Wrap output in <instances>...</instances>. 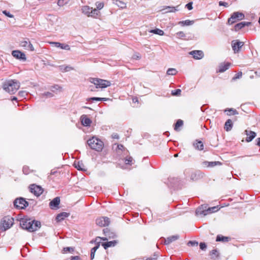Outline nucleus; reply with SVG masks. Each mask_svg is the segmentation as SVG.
<instances>
[{
	"mask_svg": "<svg viewBox=\"0 0 260 260\" xmlns=\"http://www.w3.org/2000/svg\"><path fill=\"white\" fill-rule=\"evenodd\" d=\"M3 14H4L5 15H6L7 16L10 17V18H12L13 17V15L11 14L9 12H7V11L5 10V11H3Z\"/></svg>",
	"mask_w": 260,
	"mask_h": 260,
	"instance_id": "52",
	"label": "nucleus"
},
{
	"mask_svg": "<svg viewBox=\"0 0 260 260\" xmlns=\"http://www.w3.org/2000/svg\"><path fill=\"white\" fill-rule=\"evenodd\" d=\"M57 5L60 7L63 6L64 5V0H58Z\"/></svg>",
	"mask_w": 260,
	"mask_h": 260,
	"instance_id": "58",
	"label": "nucleus"
},
{
	"mask_svg": "<svg viewBox=\"0 0 260 260\" xmlns=\"http://www.w3.org/2000/svg\"><path fill=\"white\" fill-rule=\"evenodd\" d=\"M179 238V236L178 235H173L172 236H170L169 237H168L167 239H164L165 242L164 243L166 245H168L170 244L171 243L178 240Z\"/></svg>",
	"mask_w": 260,
	"mask_h": 260,
	"instance_id": "25",
	"label": "nucleus"
},
{
	"mask_svg": "<svg viewBox=\"0 0 260 260\" xmlns=\"http://www.w3.org/2000/svg\"><path fill=\"white\" fill-rule=\"evenodd\" d=\"M50 43L53 44L54 46L57 48H60L62 49L66 50H69L70 49V46L66 44H62L59 42H51Z\"/></svg>",
	"mask_w": 260,
	"mask_h": 260,
	"instance_id": "23",
	"label": "nucleus"
},
{
	"mask_svg": "<svg viewBox=\"0 0 260 260\" xmlns=\"http://www.w3.org/2000/svg\"><path fill=\"white\" fill-rule=\"evenodd\" d=\"M177 73V71L174 68H169L167 71L168 75H175Z\"/></svg>",
	"mask_w": 260,
	"mask_h": 260,
	"instance_id": "38",
	"label": "nucleus"
},
{
	"mask_svg": "<svg viewBox=\"0 0 260 260\" xmlns=\"http://www.w3.org/2000/svg\"><path fill=\"white\" fill-rule=\"evenodd\" d=\"M158 257V254L154 253L152 256L146 258L145 260H156Z\"/></svg>",
	"mask_w": 260,
	"mask_h": 260,
	"instance_id": "47",
	"label": "nucleus"
},
{
	"mask_svg": "<svg viewBox=\"0 0 260 260\" xmlns=\"http://www.w3.org/2000/svg\"><path fill=\"white\" fill-rule=\"evenodd\" d=\"M225 112H226L228 115H234L238 114V112L236 109H226L224 110Z\"/></svg>",
	"mask_w": 260,
	"mask_h": 260,
	"instance_id": "35",
	"label": "nucleus"
},
{
	"mask_svg": "<svg viewBox=\"0 0 260 260\" xmlns=\"http://www.w3.org/2000/svg\"><path fill=\"white\" fill-rule=\"evenodd\" d=\"M193 21L189 20H186L184 21H181L178 22V24L181 25L182 26H189L193 24Z\"/></svg>",
	"mask_w": 260,
	"mask_h": 260,
	"instance_id": "32",
	"label": "nucleus"
},
{
	"mask_svg": "<svg viewBox=\"0 0 260 260\" xmlns=\"http://www.w3.org/2000/svg\"><path fill=\"white\" fill-rule=\"evenodd\" d=\"M245 132L247 136L246 138V141L247 142L251 141L256 137V133L253 131L245 130Z\"/></svg>",
	"mask_w": 260,
	"mask_h": 260,
	"instance_id": "20",
	"label": "nucleus"
},
{
	"mask_svg": "<svg viewBox=\"0 0 260 260\" xmlns=\"http://www.w3.org/2000/svg\"><path fill=\"white\" fill-rule=\"evenodd\" d=\"M59 70L62 72H67L73 70V68L70 66L61 65L58 67Z\"/></svg>",
	"mask_w": 260,
	"mask_h": 260,
	"instance_id": "29",
	"label": "nucleus"
},
{
	"mask_svg": "<svg viewBox=\"0 0 260 260\" xmlns=\"http://www.w3.org/2000/svg\"><path fill=\"white\" fill-rule=\"evenodd\" d=\"M91 82L94 84L96 88H105L111 85V82L106 80L99 78H92Z\"/></svg>",
	"mask_w": 260,
	"mask_h": 260,
	"instance_id": "6",
	"label": "nucleus"
},
{
	"mask_svg": "<svg viewBox=\"0 0 260 260\" xmlns=\"http://www.w3.org/2000/svg\"><path fill=\"white\" fill-rule=\"evenodd\" d=\"M183 124V122L182 120L179 119V120H177V121L175 123L174 129L175 131H178V127L182 126Z\"/></svg>",
	"mask_w": 260,
	"mask_h": 260,
	"instance_id": "40",
	"label": "nucleus"
},
{
	"mask_svg": "<svg viewBox=\"0 0 260 260\" xmlns=\"http://www.w3.org/2000/svg\"><path fill=\"white\" fill-rule=\"evenodd\" d=\"M29 188L30 192L37 197L40 196L43 192V189L41 186L35 184L30 185Z\"/></svg>",
	"mask_w": 260,
	"mask_h": 260,
	"instance_id": "10",
	"label": "nucleus"
},
{
	"mask_svg": "<svg viewBox=\"0 0 260 260\" xmlns=\"http://www.w3.org/2000/svg\"><path fill=\"white\" fill-rule=\"evenodd\" d=\"M99 247H100V243H98L97 245L91 249V253H90L91 259H93L94 258L95 252L96 251V250L99 248Z\"/></svg>",
	"mask_w": 260,
	"mask_h": 260,
	"instance_id": "33",
	"label": "nucleus"
},
{
	"mask_svg": "<svg viewBox=\"0 0 260 260\" xmlns=\"http://www.w3.org/2000/svg\"><path fill=\"white\" fill-rule=\"evenodd\" d=\"M112 138L113 139H119V136L117 134H113L112 135Z\"/></svg>",
	"mask_w": 260,
	"mask_h": 260,
	"instance_id": "60",
	"label": "nucleus"
},
{
	"mask_svg": "<svg viewBox=\"0 0 260 260\" xmlns=\"http://www.w3.org/2000/svg\"><path fill=\"white\" fill-rule=\"evenodd\" d=\"M185 7L189 10H191L192 9V2H189L185 5Z\"/></svg>",
	"mask_w": 260,
	"mask_h": 260,
	"instance_id": "51",
	"label": "nucleus"
},
{
	"mask_svg": "<svg viewBox=\"0 0 260 260\" xmlns=\"http://www.w3.org/2000/svg\"><path fill=\"white\" fill-rule=\"evenodd\" d=\"M117 149H118V150H122V151L123 150V149H124V146H123L122 145H121V144L117 145Z\"/></svg>",
	"mask_w": 260,
	"mask_h": 260,
	"instance_id": "59",
	"label": "nucleus"
},
{
	"mask_svg": "<svg viewBox=\"0 0 260 260\" xmlns=\"http://www.w3.org/2000/svg\"><path fill=\"white\" fill-rule=\"evenodd\" d=\"M69 216V214L66 212H62L58 214L56 217L57 221L59 222L63 220L66 217Z\"/></svg>",
	"mask_w": 260,
	"mask_h": 260,
	"instance_id": "28",
	"label": "nucleus"
},
{
	"mask_svg": "<svg viewBox=\"0 0 260 260\" xmlns=\"http://www.w3.org/2000/svg\"><path fill=\"white\" fill-rule=\"evenodd\" d=\"M218 210V207H213L206 209V206L202 205L200 207L198 208L196 210V214L198 215H202L204 216L209 213H213Z\"/></svg>",
	"mask_w": 260,
	"mask_h": 260,
	"instance_id": "5",
	"label": "nucleus"
},
{
	"mask_svg": "<svg viewBox=\"0 0 260 260\" xmlns=\"http://www.w3.org/2000/svg\"><path fill=\"white\" fill-rule=\"evenodd\" d=\"M19 46L24 49L30 51L35 50L34 47L28 39L22 40L20 42Z\"/></svg>",
	"mask_w": 260,
	"mask_h": 260,
	"instance_id": "12",
	"label": "nucleus"
},
{
	"mask_svg": "<svg viewBox=\"0 0 260 260\" xmlns=\"http://www.w3.org/2000/svg\"><path fill=\"white\" fill-rule=\"evenodd\" d=\"M230 238L228 237H224L221 235H218L216 237V241L219 242H228Z\"/></svg>",
	"mask_w": 260,
	"mask_h": 260,
	"instance_id": "34",
	"label": "nucleus"
},
{
	"mask_svg": "<svg viewBox=\"0 0 260 260\" xmlns=\"http://www.w3.org/2000/svg\"><path fill=\"white\" fill-rule=\"evenodd\" d=\"M133 160V158L131 157H128L125 159V163L127 165H131Z\"/></svg>",
	"mask_w": 260,
	"mask_h": 260,
	"instance_id": "46",
	"label": "nucleus"
},
{
	"mask_svg": "<svg viewBox=\"0 0 260 260\" xmlns=\"http://www.w3.org/2000/svg\"><path fill=\"white\" fill-rule=\"evenodd\" d=\"M42 96L46 97H52L53 96V94L50 92H45L42 94Z\"/></svg>",
	"mask_w": 260,
	"mask_h": 260,
	"instance_id": "50",
	"label": "nucleus"
},
{
	"mask_svg": "<svg viewBox=\"0 0 260 260\" xmlns=\"http://www.w3.org/2000/svg\"><path fill=\"white\" fill-rule=\"evenodd\" d=\"M79 259H80V257L78 256H72V258H71V260H79Z\"/></svg>",
	"mask_w": 260,
	"mask_h": 260,
	"instance_id": "61",
	"label": "nucleus"
},
{
	"mask_svg": "<svg viewBox=\"0 0 260 260\" xmlns=\"http://www.w3.org/2000/svg\"><path fill=\"white\" fill-rule=\"evenodd\" d=\"M230 66L231 63L229 62L221 63L218 67V72L219 73L224 72L229 68Z\"/></svg>",
	"mask_w": 260,
	"mask_h": 260,
	"instance_id": "22",
	"label": "nucleus"
},
{
	"mask_svg": "<svg viewBox=\"0 0 260 260\" xmlns=\"http://www.w3.org/2000/svg\"><path fill=\"white\" fill-rule=\"evenodd\" d=\"M177 37L179 39H182L185 37V34L183 31H179L176 33Z\"/></svg>",
	"mask_w": 260,
	"mask_h": 260,
	"instance_id": "44",
	"label": "nucleus"
},
{
	"mask_svg": "<svg viewBox=\"0 0 260 260\" xmlns=\"http://www.w3.org/2000/svg\"><path fill=\"white\" fill-rule=\"evenodd\" d=\"M74 166L75 168L77 169L78 170L81 171V165L80 164L79 161H75L74 163Z\"/></svg>",
	"mask_w": 260,
	"mask_h": 260,
	"instance_id": "43",
	"label": "nucleus"
},
{
	"mask_svg": "<svg viewBox=\"0 0 260 260\" xmlns=\"http://www.w3.org/2000/svg\"><path fill=\"white\" fill-rule=\"evenodd\" d=\"M141 56L140 54L139 53H136L133 55V58L134 59L138 60V59H140L141 58Z\"/></svg>",
	"mask_w": 260,
	"mask_h": 260,
	"instance_id": "49",
	"label": "nucleus"
},
{
	"mask_svg": "<svg viewBox=\"0 0 260 260\" xmlns=\"http://www.w3.org/2000/svg\"><path fill=\"white\" fill-rule=\"evenodd\" d=\"M74 251V248L72 247H64L62 249V253H66L67 252H72Z\"/></svg>",
	"mask_w": 260,
	"mask_h": 260,
	"instance_id": "41",
	"label": "nucleus"
},
{
	"mask_svg": "<svg viewBox=\"0 0 260 260\" xmlns=\"http://www.w3.org/2000/svg\"><path fill=\"white\" fill-rule=\"evenodd\" d=\"M179 6L177 7H172V6H166L163 9L161 10L163 14L167 13H171V12H175L176 11H178Z\"/></svg>",
	"mask_w": 260,
	"mask_h": 260,
	"instance_id": "19",
	"label": "nucleus"
},
{
	"mask_svg": "<svg viewBox=\"0 0 260 260\" xmlns=\"http://www.w3.org/2000/svg\"><path fill=\"white\" fill-rule=\"evenodd\" d=\"M187 245L191 246H197L198 245V242L196 241H189Z\"/></svg>",
	"mask_w": 260,
	"mask_h": 260,
	"instance_id": "45",
	"label": "nucleus"
},
{
	"mask_svg": "<svg viewBox=\"0 0 260 260\" xmlns=\"http://www.w3.org/2000/svg\"><path fill=\"white\" fill-rule=\"evenodd\" d=\"M95 6H96V8H95L98 11H99V10H101L103 8L104 6V4L103 2H96L95 3Z\"/></svg>",
	"mask_w": 260,
	"mask_h": 260,
	"instance_id": "39",
	"label": "nucleus"
},
{
	"mask_svg": "<svg viewBox=\"0 0 260 260\" xmlns=\"http://www.w3.org/2000/svg\"><path fill=\"white\" fill-rule=\"evenodd\" d=\"M242 73L241 72H240L237 73L235 76L233 78V80H236L237 79H239L242 77Z\"/></svg>",
	"mask_w": 260,
	"mask_h": 260,
	"instance_id": "48",
	"label": "nucleus"
},
{
	"mask_svg": "<svg viewBox=\"0 0 260 260\" xmlns=\"http://www.w3.org/2000/svg\"><path fill=\"white\" fill-rule=\"evenodd\" d=\"M60 198L56 197L53 199L49 203V206L51 209L56 210L59 208V205L60 204Z\"/></svg>",
	"mask_w": 260,
	"mask_h": 260,
	"instance_id": "16",
	"label": "nucleus"
},
{
	"mask_svg": "<svg viewBox=\"0 0 260 260\" xmlns=\"http://www.w3.org/2000/svg\"><path fill=\"white\" fill-rule=\"evenodd\" d=\"M20 225L22 229L30 232L36 231L41 227L40 221L27 218H21L20 220Z\"/></svg>",
	"mask_w": 260,
	"mask_h": 260,
	"instance_id": "1",
	"label": "nucleus"
},
{
	"mask_svg": "<svg viewBox=\"0 0 260 260\" xmlns=\"http://www.w3.org/2000/svg\"><path fill=\"white\" fill-rule=\"evenodd\" d=\"M151 33H153L155 34L158 35L159 36H162L164 34V32L162 30L160 29L159 28H156L154 29H151L149 31Z\"/></svg>",
	"mask_w": 260,
	"mask_h": 260,
	"instance_id": "36",
	"label": "nucleus"
},
{
	"mask_svg": "<svg viewBox=\"0 0 260 260\" xmlns=\"http://www.w3.org/2000/svg\"><path fill=\"white\" fill-rule=\"evenodd\" d=\"M103 233L105 236L104 237H98L96 238L95 242L100 243V240L108 241L109 239H114L116 237L115 233L111 232L108 229L106 228L103 230Z\"/></svg>",
	"mask_w": 260,
	"mask_h": 260,
	"instance_id": "7",
	"label": "nucleus"
},
{
	"mask_svg": "<svg viewBox=\"0 0 260 260\" xmlns=\"http://www.w3.org/2000/svg\"><path fill=\"white\" fill-rule=\"evenodd\" d=\"M19 95L22 97L25 96L26 95H27L26 92L25 91H20L18 93Z\"/></svg>",
	"mask_w": 260,
	"mask_h": 260,
	"instance_id": "57",
	"label": "nucleus"
},
{
	"mask_svg": "<svg viewBox=\"0 0 260 260\" xmlns=\"http://www.w3.org/2000/svg\"><path fill=\"white\" fill-rule=\"evenodd\" d=\"M97 225L100 226H108L110 223V219L107 217H102L97 218L96 220Z\"/></svg>",
	"mask_w": 260,
	"mask_h": 260,
	"instance_id": "15",
	"label": "nucleus"
},
{
	"mask_svg": "<svg viewBox=\"0 0 260 260\" xmlns=\"http://www.w3.org/2000/svg\"><path fill=\"white\" fill-rule=\"evenodd\" d=\"M257 145L260 146V138L258 139V141L257 142Z\"/></svg>",
	"mask_w": 260,
	"mask_h": 260,
	"instance_id": "64",
	"label": "nucleus"
},
{
	"mask_svg": "<svg viewBox=\"0 0 260 260\" xmlns=\"http://www.w3.org/2000/svg\"><path fill=\"white\" fill-rule=\"evenodd\" d=\"M194 148L199 150H202L204 149V144L201 141H196V142L193 143Z\"/></svg>",
	"mask_w": 260,
	"mask_h": 260,
	"instance_id": "30",
	"label": "nucleus"
},
{
	"mask_svg": "<svg viewBox=\"0 0 260 260\" xmlns=\"http://www.w3.org/2000/svg\"><path fill=\"white\" fill-rule=\"evenodd\" d=\"M14 206L19 209H24L28 205V203L23 198L16 199L14 202Z\"/></svg>",
	"mask_w": 260,
	"mask_h": 260,
	"instance_id": "11",
	"label": "nucleus"
},
{
	"mask_svg": "<svg viewBox=\"0 0 260 260\" xmlns=\"http://www.w3.org/2000/svg\"><path fill=\"white\" fill-rule=\"evenodd\" d=\"M92 121L86 115H82V126H90Z\"/></svg>",
	"mask_w": 260,
	"mask_h": 260,
	"instance_id": "26",
	"label": "nucleus"
},
{
	"mask_svg": "<svg viewBox=\"0 0 260 260\" xmlns=\"http://www.w3.org/2000/svg\"><path fill=\"white\" fill-rule=\"evenodd\" d=\"M200 247L202 250H204L206 249L207 246L205 243H201L200 244Z\"/></svg>",
	"mask_w": 260,
	"mask_h": 260,
	"instance_id": "54",
	"label": "nucleus"
},
{
	"mask_svg": "<svg viewBox=\"0 0 260 260\" xmlns=\"http://www.w3.org/2000/svg\"><path fill=\"white\" fill-rule=\"evenodd\" d=\"M12 56L17 59L25 61L26 60V57L24 53L18 50H13L12 52Z\"/></svg>",
	"mask_w": 260,
	"mask_h": 260,
	"instance_id": "14",
	"label": "nucleus"
},
{
	"mask_svg": "<svg viewBox=\"0 0 260 260\" xmlns=\"http://www.w3.org/2000/svg\"><path fill=\"white\" fill-rule=\"evenodd\" d=\"M115 4L119 7H120L121 9L125 8L126 7V4L123 2L122 1H119V0H116L115 1Z\"/></svg>",
	"mask_w": 260,
	"mask_h": 260,
	"instance_id": "37",
	"label": "nucleus"
},
{
	"mask_svg": "<svg viewBox=\"0 0 260 260\" xmlns=\"http://www.w3.org/2000/svg\"><path fill=\"white\" fill-rule=\"evenodd\" d=\"M251 22H240L237 24L235 25V30L236 31H238L240 29H241V28H243L244 27H245V26H249L250 24H251Z\"/></svg>",
	"mask_w": 260,
	"mask_h": 260,
	"instance_id": "24",
	"label": "nucleus"
},
{
	"mask_svg": "<svg viewBox=\"0 0 260 260\" xmlns=\"http://www.w3.org/2000/svg\"><path fill=\"white\" fill-rule=\"evenodd\" d=\"M61 88L58 85H55L51 87V90L54 92L55 90L60 89Z\"/></svg>",
	"mask_w": 260,
	"mask_h": 260,
	"instance_id": "53",
	"label": "nucleus"
},
{
	"mask_svg": "<svg viewBox=\"0 0 260 260\" xmlns=\"http://www.w3.org/2000/svg\"><path fill=\"white\" fill-rule=\"evenodd\" d=\"M244 17V15L241 12H234L232 14L231 17L229 18L228 23L229 24H232L237 20L243 19Z\"/></svg>",
	"mask_w": 260,
	"mask_h": 260,
	"instance_id": "9",
	"label": "nucleus"
},
{
	"mask_svg": "<svg viewBox=\"0 0 260 260\" xmlns=\"http://www.w3.org/2000/svg\"><path fill=\"white\" fill-rule=\"evenodd\" d=\"M233 126V124L232 121L231 119H228L225 123L224 128L226 131L229 132L232 129Z\"/></svg>",
	"mask_w": 260,
	"mask_h": 260,
	"instance_id": "27",
	"label": "nucleus"
},
{
	"mask_svg": "<svg viewBox=\"0 0 260 260\" xmlns=\"http://www.w3.org/2000/svg\"><path fill=\"white\" fill-rule=\"evenodd\" d=\"M20 86L19 82L16 80H10L6 81L3 85V89L10 94L15 93Z\"/></svg>",
	"mask_w": 260,
	"mask_h": 260,
	"instance_id": "2",
	"label": "nucleus"
},
{
	"mask_svg": "<svg viewBox=\"0 0 260 260\" xmlns=\"http://www.w3.org/2000/svg\"><path fill=\"white\" fill-rule=\"evenodd\" d=\"M189 54L191 55L196 59H201L204 57V53L201 50H193L189 52Z\"/></svg>",
	"mask_w": 260,
	"mask_h": 260,
	"instance_id": "17",
	"label": "nucleus"
},
{
	"mask_svg": "<svg viewBox=\"0 0 260 260\" xmlns=\"http://www.w3.org/2000/svg\"><path fill=\"white\" fill-rule=\"evenodd\" d=\"M108 98H96V97H92L88 98L86 99V101L88 102L89 101H107L109 100Z\"/></svg>",
	"mask_w": 260,
	"mask_h": 260,
	"instance_id": "31",
	"label": "nucleus"
},
{
	"mask_svg": "<svg viewBox=\"0 0 260 260\" xmlns=\"http://www.w3.org/2000/svg\"><path fill=\"white\" fill-rule=\"evenodd\" d=\"M221 164L220 161H204L202 162V165L204 167L207 168H213L217 165H220Z\"/></svg>",
	"mask_w": 260,
	"mask_h": 260,
	"instance_id": "18",
	"label": "nucleus"
},
{
	"mask_svg": "<svg viewBox=\"0 0 260 260\" xmlns=\"http://www.w3.org/2000/svg\"><path fill=\"white\" fill-rule=\"evenodd\" d=\"M82 12L86 14L88 16L93 18H97L100 14V11L96 9H93L87 6L82 7Z\"/></svg>",
	"mask_w": 260,
	"mask_h": 260,
	"instance_id": "8",
	"label": "nucleus"
},
{
	"mask_svg": "<svg viewBox=\"0 0 260 260\" xmlns=\"http://www.w3.org/2000/svg\"><path fill=\"white\" fill-rule=\"evenodd\" d=\"M181 90L180 89H175L172 91V94L173 95H179L181 94Z\"/></svg>",
	"mask_w": 260,
	"mask_h": 260,
	"instance_id": "42",
	"label": "nucleus"
},
{
	"mask_svg": "<svg viewBox=\"0 0 260 260\" xmlns=\"http://www.w3.org/2000/svg\"><path fill=\"white\" fill-rule=\"evenodd\" d=\"M219 6H224L225 7H228L229 6V4L228 3H226V2H222V1H220L219 2Z\"/></svg>",
	"mask_w": 260,
	"mask_h": 260,
	"instance_id": "56",
	"label": "nucleus"
},
{
	"mask_svg": "<svg viewBox=\"0 0 260 260\" xmlns=\"http://www.w3.org/2000/svg\"><path fill=\"white\" fill-rule=\"evenodd\" d=\"M87 143L91 149L97 151H102L104 147L103 142L95 137H92L88 140Z\"/></svg>",
	"mask_w": 260,
	"mask_h": 260,
	"instance_id": "3",
	"label": "nucleus"
},
{
	"mask_svg": "<svg viewBox=\"0 0 260 260\" xmlns=\"http://www.w3.org/2000/svg\"><path fill=\"white\" fill-rule=\"evenodd\" d=\"M244 45V42L238 40H233L232 42V47L234 53H238L242 47Z\"/></svg>",
	"mask_w": 260,
	"mask_h": 260,
	"instance_id": "13",
	"label": "nucleus"
},
{
	"mask_svg": "<svg viewBox=\"0 0 260 260\" xmlns=\"http://www.w3.org/2000/svg\"><path fill=\"white\" fill-rule=\"evenodd\" d=\"M211 255H214L215 256H218V251L216 249H213L211 251Z\"/></svg>",
	"mask_w": 260,
	"mask_h": 260,
	"instance_id": "55",
	"label": "nucleus"
},
{
	"mask_svg": "<svg viewBox=\"0 0 260 260\" xmlns=\"http://www.w3.org/2000/svg\"><path fill=\"white\" fill-rule=\"evenodd\" d=\"M14 223V219L9 216L4 217L1 221L0 230L6 231L10 229Z\"/></svg>",
	"mask_w": 260,
	"mask_h": 260,
	"instance_id": "4",
	"label": "nucleus"
},
{
	"mask_svg": "<svg viewBox=\"0 0 260 260\" xmlns=\"http://www.w3.org/2000/svg\"><path fill=\"white\" fill-rule=\"evenodd\" d=\"M23 172L24 174H27L28 173V171H27V168L26 167H24L23 168Z\"/></svg>",
	"mask_w": 260,
	"mask_h": 260,
	"instance_id": "62",
	"label": "nucleus"
},
{
	"mask_svg": "<svg viewBox=\"0 0 260 260\" xmlns=\"http://www.w3.org/2000/svg\"><path fill=\"white\" fill-rule=\"evenodd\" d=\"M118 242L117 240H114L113 241L103 243L102 245L105 249H106L109 247H114L118 243Z\"/></svg>",
	"mask_w": 260,
	"mask_h": 260,
	"instance_id": "21",
	"label": "nucleus"
},
{
	"mask_svg": "<svg viewBox=\"0 0 260 260\" xmlns=\"http://www.w3.org/2000/svg\"><path fill=\"white\" fill-rule=\"evenodd\" d=\"M133 102L134 103H136V102H138V99L137 98H134L133 99Z\"/></svg>",
	"mask_w": 260,
	"mask_h": 260,
	"instance_id": "63",
	"label": "nucleus"
}]
</instances>
